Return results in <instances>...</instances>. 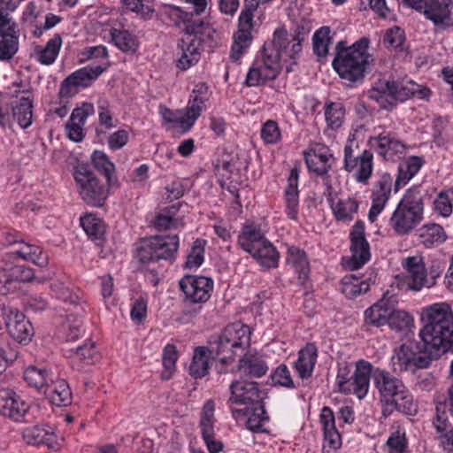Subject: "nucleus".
Listing matches in <instances>:
<instances>
[{"label":"nucleus","mask_w":453,"mask_h":453,"mask_svg":"<svg viewBox=\"0 0 453 453\" xmlns=\"http://www.w3.org/2000/svg\"><path fill=\"white\" fill-rule=\"evenodd\" d=\"M110 64L105 63L104 65H86L73 72L66 77L60 85V97H71L78 91L77 88H87L92 84L104 71L107 70Z\"/></svg>","instance_id":"obj_14"},{"label":"nucleus","mask_w":453,"mask_h":453,"mask_svg":"<svg viewBox=\"0 0 453 453\" xmlns=\"http://www.w3.org/2000/svg\"><path fill=\"white\" fill-rule=\"evenodd\" d=\"M386 444L388 447V453H409L405 431L403 429L393 432Z\"/></svg>","instance_id":"obj_62"},{"label":"nucleus","mask_w":453,"mask_h":453,"mask_svg":"<svg viewBox=\"0 0 453 453\" xmlns=\"http://www.w3.org/2000/svg\"><path fill=\"white\" fill-rule=\"evenodd\" d=\"M351 257L347 262L350 270H357L370 260V245L365 234V224L357 221L349 233Z\"/></svg>","instance_id":"obj_15"},{"label":"nucleus","mask_w":453,"mask_h":453,"mask_svg":"<svg viewBox=\"0 0 453 453\" xmlns=\"http://www.w3.org/2000/svg\"><path fill=\"white\" fill-rule=\"evenodd\" d=\"M420 342H407L394 349L391 365L395 372H415L427 368L433 360L453 352V311L438 303L422 309Z\"/></svg>","instance_id":"obj_1"},{"label":"nucleus","mask_w":453,"mask_h":453,"mask_svg":"<svg viewBox=\"0 0 453 453\" xmlns=\"http://www.w3.org/2000/svg\"><path fill=\"white\" fill-rule=\"evenodd\" d=\"M390 82L395 101V106H397L399 103H403L414 96L419 99H425L430 94L429 88L412 81H407L405 82L390 81Z\"/></svg>","instance_id":"obj_32"},{"label":"nucleus","mask_w":453,"mask_h":453,"mask_svg":"<svg viewBox=\"0 0 453 453\" xmlns=\"http://www.w3.org/2000/svg\"><path fill=\"white\" fill-rule=\"evenodd\" d=\"M373 155L371 150H365L360 155H354L352 142L344 146V169L355 173L357 182L365 183L370 179L373 169Z\"/></svg>","instance_id":"obj_16"},{"label":"nucleus","mask_w":453,"mask_h":453,"mask_svg":"<svg viewBox=\"0 0 453 453\" xmlns=\"http://www.w3.org/2000/svg\"><path fill=\"white\" fill-rule=\"evenodd\" d=\"M80 221L83 230L91 239L98 240L104 235V225L96 215L86 214L81 218Z\"/></svg>","instance_id":"obj_56"},{"label":"nucleus","mask_w":453,"mask_h":453,"mask_svg":"<svg viewBox=\"0 0 453 453\" xmlns=\"http://www.w3.org/2000/svg\"><path fill=\"white\" fill-rule=\"evenodd\" d=\"M172 17L173 25L181 28L184 35L190 36L191 41L198 46L203 49L205 45L213 49L219 45V34L209 18L195 17L192 12H183L179 7L173 9Z\"/></svg>","instance_id":"obj_8"},{"label":"nucleus","mask_w":453,"mask_h":453,"mask_svg":"<svg viewBox=\"0 0 453 453\" xmlns=\"http://www.w3.org/2000/svg\"><path fill=\"white\" fill-rule=\"evenodd\" d=\"M307 34L303 26H297L294 30L292 39L289 40L287 29L279 27L273 32V39L265 42L261 55L256 59L267 69L268 75L276 79L281 69L280 58L286 56L295 59L298 57Z\"/></svg>","instance_id":"obj_4"},{"label":"nucleus","mask_w":453,"mask_h":453,"mask_svg":"<svg viewBox=\"0 0 453 453\" xmlns=\"http://www.w3.org/2000/svg\"><path fill=\"white\" fill-rule=\"evenodd\" d=\"M177 49L180 57L176 61V66L181 71H186L197 64L203 50L201 46L191 41L190 36L186 35L178 40Z\"/></svg>","instance_id":"obj_29"},{"label":"nucleus","mask_w":453,"mask_h":453,"mask_svg":"<svg viewBox=\"0 0 453 453\" xmlns=\"http://www.w3.org/2000/svg\"><path fill=\"white\" fill-rule=\"evenodd\" d=\"M82 333V321L80 318L68 315L58 329V337L65 342L76 341Z\"/></svg>","instance_id":"obj_44"},{"label":"nucleus","mask_w":453,"mask_h":453,"mask_svg":"<svg viewBox=\"0 0 453 453\" xmlns=\"http://www.w3.org/2000/svg\"><path fill=\"white\" fill-rule=\"evenodd\" d=\"M253 16L250 11H242L239 16L238 30L234 35V43L230 52V58L234 61L239 60L251 44Z\"/></svg>","instance_id":"obj_18"},{"label":"nucleus","mask_w":453,"mask_h":453,"mask_svg":"<svg viewBox=\"0 0 453 453\" xmlns=\"http://www.w3.org/2000/svg\"><path fill=\"white\" fill-rule=\"evenodd\" d=\"M286 260L287 264L298 274L299 282L303 284L310 273V263L306 252L296 246H291L288 249Z\"/></svg>","instance_id":"obj_42"},{"label":"nucleus","mask_w":453,"mask_h":453,"mask_svg":"<svg viewBox=\"0 0 453 453\" xmlns=\"http://www.w3.org/2000/svg\"><path fill=\"white\" fill-rule=\"evenodd\" d=\"M367 95L383 110L392 111L396 107L390 81H378L368 90Z\"/></svg>","instance_id":"obj_38"},{"label":"nucleus","mask_w":453,"mask_h":453,"mask_svg":"<svg viewBox=\"0 0 453 453\" xmlns=\"http://www.w3.org/2000/svg\"><path fill=\"white\" fill-rule=\"evenodd\" d=\"M74 357L82 360L86 365H92L99 360L100 354L95 342H88L76 348Z\"/></svg>","instance_id":"obj_63"},{"label":"nucleus","mask_w":453,"mask_h":453,"mask_svg":"<svg viewBox=\"0 0 453 453\" xmlns=\"http://www.w3.org/2000/svg\"><path fill=\"white\" fill-rule=\"evenodd\" d=\"M373 385L378 390L382 404V415L387 418L395 411L413 416L418 412V405L403 380L385 369L375 368Z\"/></svg>","instance_id":"obj_3"},{"label":"nucleus","mask_w":453,"mask_h":453,"mask_svg":"<svg viewBox=\"0 0 453 453\" xmlns=\"http://www.w3.org/2000/svg\"><path fill=\"white\" fill-rule=\"evenodd\" d=\"M15 253L22 259L30 261L40 267L48 265V255L39 246L24 243Z\"/></svg>","instance_id":"obj_47"},{"label":"nucleus","mask_w":453,"mask_h":453,"mask_svg":"<svg viewBox=\"0 0 453 453\" xmlns=\"http://www.w3.org/2000/svg\"><path fill=\"white\" fill-rule=\"evenodd\" d=\"M5 325L10 335L18 342H28L33 335V326L18 310L8 308L4 312Z\"/></svg>","instance_id":"obj_23"},{"label":"nucleus","mask_w":453,"mask_h":453,"mask_svg":"<svg viewBox=\"0 0 453 453\" xmlns=\"http://www.w3.org/2000/svg\"><path fill=\"white\" fill-rule=\"evenodd\" d=\"M452 200L453 188L440 192L434 202L435 211L442 217H449L453 210Z\"/></svg>","instance_id":"obj_61"},{"label":"nucleus","mask_w":453,"mask_h":453,"mask_svg":"<svg viewBox=\"0 0 453 453\" xmlns=\"http://www.w3.org/2000/svg\"><path fill=\"white\" fill-rule=\"evenodd\" d=\"M391 329L401 332L409 329L413 325V318L406 311L395 310L391 303V312L387 323Z\"/></svg>","instance_id":"obj_55"},{"label":"nucleus","mask_w":453,"mask_h":453,"mask_svg":"<svg viewBox=\"0 0 453 453\" xmlns=\"http://www.w3.org/2000/svg\"><path fill=\"white\" fill-rule=\"evenodd\" d=\"M374 371L375 368L370 362L364 359L357 361L349 385L350 393L356 395L359 399L366 396L370 388V379L373 380Z\"/></svg>","instance_id":"obj_26"},{"label":"nucleus","mask_w":453,"mask_h":453,"mask_svg":"<svg viewBox=\"0 0 453 453\" xmlns=\"http://www.w3.org/2000/svg\"><path fill=\"white\" fill-rule=\"evenodd\" d=\"M449 379L451 385L448 390V398L440 402L435 407L433 425L436 432L442 435L453 429V360L449 365Z\"/></svg>","instance_id":"obj_20"},{"label":"nucleus","mask_w":453,"mask_h":453,"mask_svg":"<svg viewBox=\"0 0 453 453\" xmlns=\"http://www.w3.org/2000/svg\"><path fill=\"white\" fill-rule=\"evenodd\" d=\"M371 148L385 161L395 162L401 159L408 150L403 141L396 134L383 129L374 136H371L368 141Z\"/></svg>","instance_id":"obj_13"},{"label":"nucleus","mask_w":453,"mask_h":453,"mask_svg":"<svg viewBox=\"0 0 453 453\" xmlns=\"http://www.w3.org/2000/svg\"><path fill=\"white\" fill-rule=\"evenodd\" d=\"M94 167L104 176L109 188H119V182L115 174V165L101 150H95L91 156Z\"/></svg>","instance_id":"obj_41"},{"label":"nucleus","mask_w":453,"mask_h":453,"mask_svg":"<svg viewBox=\"0 0 453 453\" xmlns=\"http://www.w3.org/2000/svg\"><path fill=\"white\" fill-rule=\"evenodd\" d=\"M179 285L185 296L184 302L186 305L199 304L193 309L186 307L183 310V318L192 319L200 312L201 304L210 299L213 289V280L205 276L186 275L180 280Z\"/></svg>","instance_id":"obj_11"},{"label":"nucleus","mask_w":453,"mask_h":453,"mask_svg":"<svg viewBox=\"0 0 453 453\" xmlns=\"http://www.w3.org/2000/svg\"><path fill=\"white\" fill-rule=\"evenodd\" d=\"M62 45V37L56 34L46 45L38 51V60L42 65H51L57 58Z\"/></svg>","instance_id":"obj_51"},{"label":"nucleus","mask_w":453,"mask_h":453,"mask_svg":"<svg viewBox=\"0 0 453 453\" xmlns=\"http://www.w3.org/2000/svg\"><path fill=\"white\" fill-rule=\"evenodd\" d=\"M325 118L329 127L338 128L342 126L344 118V109L339 103H330L325 109Z\"/></svg>","instance_id":"obj_60"},{"label":"nucleus","mask_w":453,"mask_h":453,"mask_svg":"<svg viewBox=\"0 0 453 453\" xmlns=\"http://www.w3.org/2000/svg\"><path fill=\"white\" fill-rule=\"evenodd\" d=\"M214 422V403L209 400L204 403L201 413L199 426L202 438L208 440L210 436L215 435Z\"/></svg>","instance_id":"obj_50"},{"label":"nucleus","mask_w":453,"mask_h":453,"mask_svg":"<svg viewBox=\"0 0 453 453\" xmlns=\"http://www.w3.org/2000/svg\"><path fill=\"white\" fill-rule=\"evenodd\" d=\"M24 380L31 386L38 389H45L50 379L46 369H39L29 366L24 372Z\"/></svg>","instance_id":"obj_57"},{"label":"nucleus","mask_w":453,"mask_h":453,"mask_svg":"<svg viewBox=\"0 0 453 453\" xmlns=\"http://www.w3.org/2000/svg\"><path fill=\"white\" fill-rule=\"evenodd\" d=\"M275 80L272 75H268L267 69L263 66L257 59L249 69L245 83L249 87L260 86L268 81Z\"/></svg>","instance_id":"obj_52"},{"label":"nucleus","mask_w":453,"mask_h":453,"mask_svg":"<svg viewBox=\"0 0 453 453\" xmlns=\"http://www.w3.org/2000/svg\"><path fill=\"white\" fill-rule=\"evenodd\" d=\"M334 216L338 221H350L357 212L359 203L354 198L338 199L336 202L333 198L328 199Z\"/></svg>","instance_id":"obj_43"},{"label":"nucleus","mask_w":453,"mask_h":453,"mask_svg":"<svg viewBox=\"0 0 453 453\" xmlns=\"http://www.w3.org/2000/svg\"><path fill=\"white\" fill-rule=\"evenodd\" d=\"M111 41L115 46L123 52L135 51L137 48V39L127 30L111 29Z\"/></svg>","instance_id":"obj_49"},{"label":"nucleus","mask_w":453,"mask_h":453,"mask_svg":"<svg viewBox=\"0 0 453 453\" xmlns=\"http://www.w3.org/2000/svg\"><path fill=\"white\" fill-rule=\"evenodd\" d=\"M209 351L204 346L196 347L194 350L192 362L189 365V373L194 378H203L209 370Z\"/></svg>","instance_id":"obj_45"},{"label":"nucleus","mask_w":453,"mask_h":453,"mask_svg":"<svg viewBox=\"0 0 453 453\" xmlns=\"http://www.w3.org/2000/svg\"><path fill=\"white\" fill-rule=\"evenodd\" d=\"M397 205L423 220L424 199L419 187L412 186L408 188Z\"/></svg>","instance_id":"obj_40"},{"label":"nucleus","mask_w":453,"mask_h":453,"mask_svg":"<svg viewBox=\"0 0 453 453\" xmlns=\"http://www.w3.org/2000/svg\"><path fill=\"white\" fill-rule=\"evenodd\" d=\"M50 402L56 406H67L72 403V392L64 379L51 380L43 391Z\"/></svg>","instance_id":"obj_37"},{"label":"nucleus","mask_w":453,"mask_h":453,"mask_svg":"<svg viewBox=\"0 0 453 453\" xmlns=\"http://www.w3.org/2000/svg\"><path fill=\"white\" fill-rule=\"evenodd\" d=\"M425 16L434 27L445 30L453 27V0H426Z\"/></svg>","instance_id":"obj_21"},{"label":"nucleus","mask_w":453,"mask_h":453,"mask_svg":"<svg viewBox=\"0 0 453 453\" xmlns=\"http://www.w3.org/2000/svg\"><path fill=\"white\" fill-rule=\"evenodd\" d=\"M275 80L272 75H268L267 69L263 66L257 59L249 69L245 83L249 87L260 86L268 81Z\"/></svg>","instance_id":"obj_53"},{"label":"nucleus","mask_w":453,"mask_h":453,"mask_svg":"<svg viewBox=\"0 0 453 453\" xmlns=\"http://www.w3.org/2000/svg\"><path fill=\"white\" fill-rule=\"evenodd\" d=\"M421 221L418 216L405 211L404 209L397 205L392 213L389 224L396 234L404 235L410 234Z\"/></svg>","instance_id":"obj_39"},{"label":"nucleus","mask_w":453,"mask_h":453,"mask_svg":"<svg viewBox=\"0 0 453 453\" xmlns=\"http://www.w3.org/2000/svg\"><path fill=\"white\" fill-rule=\"evenodd\" d=\"M206 241L197 238L194 241L191 249L187 256L185 266L187 268H198L204 260Z\"/></svg>","instance_id":"obj_58"},{"label":"nucleus","mask_w":453,"mask_h":453,"mask_svg":"<svg viewBox=\"0 0 453 453\" xmlns=\"http://www.w3.org/2000/svg\"><path fill=\"white\" fill-rule=\"evenodd\" d=\"M318 349L314 343H307L298 352V358L295 362V368L302 380L311 377L317 363Z\"/></svg>","instance_id":"obj_35"},{"label":"nucleus","mask_w":453,"mask_h":453,"mask_svg":"<svg viewBox=\"0 0 453 453\" xmlns=\"http://www.w3.org/2000/svg\"><path fill=\"white\" fill-rule=\"evenodd\" d=\"M203 108V106L198 104H194L188 100L185 116L180 117V119L167 118L165 116V120L166 122L175 124L183 131L187 132L194 126L196 120L200 117Z\"/></svg>","instance_id":"obj_46"},{"label":"nucleus","mask_w":453,"mask_h":453,"mask_svg":"<svg viewBox=\"0 0 453 453\" xmlns=\"http://www.w3.org/2000/svg\"><path fill=\"white\" fill-rule=\"evenodd\" d=\"M299 170L293 168L288 178V185L284 191V201L288 218L296 220L299 211V191H298Z\"/></svg>","instance_id":"obj_33"},{"label":"nucleus","mask_w":453,"mask_h":453,"mask_svg":"<svg viewBox=\"0 0 453 453\" xmlns=\"http://www.w3.org/2000/svg\"><path fill=\"white\" fill-rule=\"evenodd\" d=\"M250 328L240 322L226 326L219 334L211 335L208 341L209 355L218 357L221 364L234 359L250 345Z\"/></svg>","instance_id":"obj_6"},{"label":"nucleus","mask_w":453,"mask_h":453,"mask_svg":"<svg viewBox=\"0 0 453 453\" xmlns=\"http://www.w3.org/2000/svg\"><path fill=\"white\" fill-rule=\"evenodd\" d=\"M324 434L323 450L326 453H332L342 445V438L335 427V418L330 407L325 406L319 416Z\"/></svg>","instance_id":"obj_27"},{"label":"nucleus","mask_w":453,"mask_h":453,"mask_svg":"<svg viewBox=\"0 0 453 453\" xmlns=\"http://www.w3.org/2000/svg\"><path fill=\"white\" fill-rule=\"evenodd\" d=\"M233 415L243 413L247 417L246 426L253 433H268L265 425L269 421V416L265 411L263 402L257 403L243 410H232Z\"/></svg>","instance_id":"obj_31"},{"label":"nucleus","mask_w":453,"mask_h":453,"mask_svg":"<svg viewBox=\"0 0 453 453\" xmlns=\"http://www.w3.org/2000/svg\"><path fill=\"white\" fill-rule=\"evenodd\" d=\"M238 371L249 378H261L265 376L269 366L266 356L256 350L247 351L238 362Z\"/></svg>","instance_id":"obj_24"},{"label":"nucleus","mask_w":453,"mask_h":453,"mask_svg":"<svg viewBox=\"0 0 453 453\" xmlns=\"http://www.w3.org/2000/svg\"><path fill=\"white\" fill-rule=\"evenodd\" d=\"M23 440L27 444H44L50 449L58 447L55 428L48 425H35L25 428L22 432Z\"/></svg>","instance_id":"obj_28"},{"label":"nucleus","mask_w":453,"mask_h":453,"mask_svg":"<svg viewBox=\"0 0 453 453\" xmlns=\"http://www.w3.org/2000/svg\"><path fill=\"white\" fill-rule=\"evenodd\" d=\"M178 353L176 348L173 344H167L163 349L162 363L163 370L161 377L163 380H169L175 371Z\"/></svg>","instance_id":"obj_59"},{"label":"nucleus","mask_w":453,"mask_h":453,"mask_svg":"<svg viewBox=\"0 0 453 453\" xmlns=\"http://www.w3.org/2000/svg\"><path fill=\"white\" fill-rule=\"evenodd\" d=\"M29 410V404L15 391L0 389V414L14 421H20Z\"/></svg>","instance_id":"obj_22"},{"label":"nucleus","mask_w":453,"mask_h":453,"mask_svg":"<svg viewBox=\"0 0 453 453\" xmlns=\"http://www.w3.org/2000/svg\"><path fill=\"white\" fill-rule=\"evenodd\" d=\"M402 265L407 273L408 286L415 291L420 290L423 287H433L435 279L440 276L438 270L431 268V280H428L425 264L419 257H409L403 261Z\"/></svg>","instance_id":"obj_17"},{"label":"nucleus","mask_w":453,"mask_h":453,"mask_svg":"<svg viewBox=\"0 0 453 453\" xmlns=\"http://www.w3.org/2000/svg\"><path fill=\"white\" fill-rule=\"evenodd\" d=\"M391 303L389 298L383 296L373 305L367 308L365 311V324L372 327H380L387 325L391 312Z\"/></svg>","instance_id":"obj_36"},{"label":"nucleus","mask_w":453,"mask_h":453,"mask_svg":"<svg viewBox=\"0 0 453 453\" xmlns=\"http://www.w3.org/2000/svg\"><path fill=\"white\" fill-rule=\"evenodd\" d=\"M420 238L422 243L426 247L430 248L445 242L447 235L444 229L440 225L428 224L422 227Z\"/></svg>","instance_id":"obj_48"},{"label":"nucleus","mask_w":453,"mask_h":453,"mask_svg":"<svg viewBox=\"0 0 453 453\" xmlns=\"http://www.w3.org/2000/svg\"><path fill=\"white\" fill-rule=\"evenodd\" d=\"M330 28L322 27L318 29L312 38L313 51L319 58H324L328 54V47L331 43Z\"/></svg>","instance_id":"obj_54"},{"label":"nucleus","mask_w":453,"mask_h":453,"mask_svg":"<svg viewBox=\"0 0 453 453\" xmlns=\"http://www.w3.org/2000/svg\"><path fill=\"white\" fill-rule=\"evenodd\" d=\"M392 191V178L390 174L384 173L376 182L372 193V206L368 218L374 222L378 215L383 211Z\"/></svg>","instance_id":"obj_25"},{"label":"nucleus","mask_w":453,"mask_h":453,"mask_svg":"<svg viewBox=\"0 0 453 453\" xmlns=\"http://www.w3.org/2000/svg\"><path fill=\"white\" fill-rule=\"evenodd\" d=\"M17 0H0V60L10 61L19 50V33L7 12L17 7Z\"/></svg>","instance_id":"obj_12"},{"label":"nucleus","mask_w":453,"mask_h":453,"mask_svg":"<svg viewBox=\"0 0 453 453\" xmlns=\"http://www.w3.org/2000/svg\"><path fill=\"white\" fill-rule=\"evenodd\" d=\"M228 403L240 405H254L262 402L261 391L256 381L247 380H233L229 386Z\"/></svg>","instance_id":"obj_19"},{"label":"nucleus","mask_w":453,"mask_h":453,"mask_svg":"<svg viewBox=\"0 0 453 453\" xmlns=\"http://www.w3.org/2000/svg\"><path fill=\"white\" fill-rule=\"evenodd\" d=\"M16 91L11 96L12 123L16 120L22 129H26L32 124L33 101L28 96H19Z\"/></svg>","instance_id":"obj_30"},{"label":"nucleus","mask_w":453,"mask_h":453,"mask_svg":"<svg viewBox=\"0 0 453 453\" xmlns=\"http://www.w3.org/2000/svg\"><path fill=\"white\" fill-rule=\"evenodd\" d=\"M307 34L303 26H297L294 30L292 39L289 40L287 29L279 27L273 32V39L265 42L261 55L256 59L267 69L268 75L276 79L281 69L280 58L286 56L295 59L298 57Z\"/></svg>","instance_id":"obj_5"},{"label":"nucleus","mask_w":453,"mask_h":453,"mask_svg":"<svg viewBox=\"0 0 453 453\" xmlns=\"http://www.w3.org/2000/svg\"><path fill=\"white\" fill-rule=\"evenodd\" d=\"M97 112L98 121L102 127L106 129H111L116 127V122L113 119V113L108 101L104 99L98 101Z\"/></svg>","instance_id":"obj_64"},{"label":"nucleus","mask_w":453,"mask_h":453,"mask_svg":"<svg viewBox=\"0 0 453 453\" xmlns=\"http://www.w3.org/2000/svg\"><path fill=\"white\" fill-rule=\"evenodd\" d=\"M78 192L83 202L92 207H103L112 188L104 185L88 165L79 164L73 171Z\"/></svg>","instance_id":"obj_9"},{"label":"nucleus","mask_w":453,"mask_h":453,"mask_svg":"<svg viewBox=\"0 0 453 453\" xmlns=\"http://www.w3.org/2000/svg\"><path fill=\"white\" fill-rule=\"evenodd\" d=\"M369 44L367 37L360 38L350 46H347L345 41L336 43L332 66L349 86L363 82L365 73L374 62L372 55L369 53Z\"/></svg>","instance_id":"obj_2"},{"label":"nucleus","mask_w":453,"mask_h":453,"mask_svg":"<svg viewBox=\"0 0 453 453\" xmlns=\"http://www.w3.org/2000/svg\"><path fill=\"white\" fill-rule=\"evenodd\" d=\"M425 164V159L418 156H411L401 161L398 165L397 176L394 184V190L397 192L419 172Z\"/></svg>","instance_id":"obj_34"},{"label":"nucleus","mask_w":453,"mask_h":453,"mask_svg":"<svg viewBox=\"0 0 453 453\" xmlns=\"http://www.w3.org/2000/svg\"><path fill=\"white\" fill-rule=\"evenodd\" d=\"M177 234L154 235L142 239L136 248V258L142 264H150L159 260L173 259L179 249Z\"/></svg>","instance_id":"obj_10"},{"label":"nucleus","mask_w":453,"mask_h":453,"mask_svg":"<svg viewBox=\"0 0 453 453\" xmlns=\"http://www.w3.org/2000/svg\"><path fill=\"white\" fill-rule=\"evenodd\" d=\"M237 244L261 266L266 269L278 267L280 254L260 226L253 223L244 224L238 234Z\"/></svg>","instance_id":"obj_7"}]
</instances>
